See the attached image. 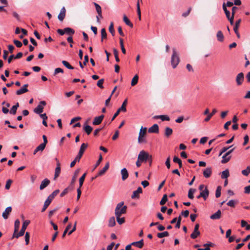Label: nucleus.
I'll return each mask as SVG.
<instances>
[{
	"label": "nucleus",
	"instance_id": "obj_1",
	"mask_svg": "<svg viewBox=\"0 0 250 250\" xmlns=\"http://www.w3.org/2000/svg\"><path fill=\"white\" fill-rule=\"evenodd\" d=\"M124 202H121L117 205L115 209L116 217L121 216L122 214L126 213L127 206H124Z\"/></svg>",
	"mask_w": 250,
	"mask_h": 250
},
{
	"label": "nucleus",
	"instance_id": "obj_2",
	"mask_svg": "<svg viewBox=\"0 0 250 250\" xmlns=\"http://www.w3.org/2000/svg\"><path fill=\"white\" fill-rule=\"evenodd\" d=\"M180 62L179 53L175 48H172V54L171 57V63L173 68H175Z\"/></svg>",
	"mask_w": 250,
	"mask_h": 250
},
{
	"label": "nucleus",
	"instance_id": "obj_3",
	"mask_svg": "<svg viewBox=\"0 0 250 250\" xmlns=\"http://www.w3.org/2000/svg\"><path fill=\"white\" fill-rule=\"evenodd\" d=\"M147 132V128L143 127L142 126L140 129V131L139 133V136L138 138V142L139 144H142L143 143H146V141L145 139V136Z\"/></svg>",
	"mask_w": 250,
	"mask_h": 250
},
{
	"label": "nucleus",
	"instance_id": "obj_4",
	"mask_svg": "<svg viewBox=\"0 0 250 250\" xmlns=\"http://www.w3.org/2000/svg\"><path fill=\"white\" fill-rule=\"evenodd\" d=\"M152 157V155H150L148 153L146 152L145 150H141L138 156L139 160L142 161L143 162H146L147 160H149V158Z\"/></svg>",
	"mask_w": 250,
	"mask_h": 250
},
{
	"label": "nucleus",
	"instance_id": "obj_5",
	"mask_svg": "<svg viewBox=\"0 0 250 250\" xmlns=\"http://www.w3.org/2000/svg\"><path fill=\"white\" fill-rule=\"evenodd\" d=\"M234 149L235 148H233L229 150L222 156V160L221 161L222 164H226L230 160L231 156L229 155L233 151Z\"/></svg>",
	"mask_w": 250,
	"mask_h": 250
},
{
	"label": "nucleus",
	"instance_id": "obj_6",
	"mask_svg": "<svg viewBox=\"0 0 250 250\" xmlns=\"http://www.w3.org/2000/svg\"><path fill=\"white\" fill-rule=\"evenodd\" d=\"M46 104V103L45 101H41L40 104L34 109V112L37 114H41L43 112V106H45Z\"/></svg>",
	"mask_w": 250,
	"mask_h": 250
},
{
	"label": "nucleus",
	"instance_id": "obj_7",
	"mask_svg": "<svg viewBox=\"0 0 250 250\" xmlns=\"http://www.w3.org/2000/svg\"><path fill=\"white\" fill-rule=\"evenodd\" d=\"M223 9L225 12V13L226 15V17L228 20L229 21V22L231 25L233 24V16H231V17H230V12L229 10H228L226 4L225 3L223 4Z\"/></svg>",
	"mask_w": 250,
	"mask_h": 250
},
{
	"label": "nucleus",
	"instance_id": "obj_8",
	"mask_svg": "<svg viewBox=\"0 0 250 250\" xmlns=\"http://www.w3.org/2000/svg\"><path fill=\"white\" fill-rule=\"evenodd\" d=\"M30 221L28 220H25L22 224L21 229V230L20 231V235H23L27 227L28 226V225L30 224Z\"/></svg>",
	"mask_w": 250,
	"mask_h": 250
},
{
	"label": "nucleus",
	"instance_id": "obj_9",
	"mask_svg": "<svg viewBox=\"0 0 250 250\" xmlns=\"http://www.w3.org/2000/svg\"><path fill=\"white\" fill-rule=\"evenodd\" d=\"M244 79V74L242 72L239 73L236 76V82L238 85L242 84Z\"/></svg>",
	"mask_w": 250,
	"mask_h": 250
},
{
	"label": "nucleus",
	"instance_id": "obj_10",
	"mask_svg": "<svg viewBox=\"0 0 250 250\" xmlns=\"http://www.w3.org/2000/svg\"><path fill=\"white\" fill-rule=\"evenodd\" d=\"M28 86V84H24L21 89L17 90L16 94L18 95H21L23 93H25L28 92V89H27Z\"/></svg>",
	"mask_w": 250,
	"mask_h": 250
},
{
	"label": "nucleus",
	"instance_id": "obj_11",
	"mask_svg": "<svg viewBox=\"0 0 250 250\" xmlns=\"http://www.w3.org/2000/svg\"><path fill=\"white\" fill-rule=\"evenodd\" d=\"M104 115H101L98 117H96L94 118L92 124L93 125H100L104 118Z\"/></svg>",
	"mask_w": 250,
	"mask_h": 250
},
{
	"label": "nucleus",
	"instance_id": "obj_12",
	"mask_svg": "<svg viewBox=\"0 0 250 250\" xmlns=\"http://www.w3.org/2000/svg\"><path fill=\"white\" fill-rule=\"evenodd\" d=\"M142 192V188L141 187H138L136 190L133 192V194L131 195V198H138L139 197V194Z\"/></svg>",
	"mask_w": 250,
	"mask_h": 250
},
{
	"label": "nucleus",
	"instance_id": "obj_13",
	"mask_svg": "<svg viewBox=\"0 0 250 250\" xmlns=\"http://www.w3.org/2000/svg\"><path fill=\"white\" fill-rule=\"evenodd\" d=\"M148 131L149 133H158L159 132V126L157 124H154L151 127L149 128Z\"/></svg>",
	"mask_w": 250,
	"mask_h": 250
},
{
	"label": "nucleus",
	"instance_id": "obj_14",
	"mask_svg": "<svg viewBox=\"0 0 250 250\" xmlns=\"http://www.w3.org/2000/svg\"><path fill=\"white\" fill-rule=\"evenodd\" d=\"M212 173V169L210 167H208L205 169L203 171V175L206 178H209Z\"/></svg>",
	"mask_w": 250,
	"mask_h": 250
},
{
	"label": "nucleus",
	"instance_id": "obj_15",
	"mask_svg": "<svg viewBox=\"0 0 250 250\" xmlns=\"http://www.w3.org/2000/svg\"><path fill=\"white\" fill-rule=\"evenodd\" d=\"M121 174L123 181L125 180L128 177V172L125 168L121 169Z\"/></svg>",
	"mask_w": 250,
	"mask_h": 250
},
{
	"label": "nucleus",
	"instance_id": "obj_16",
	"mask_svg": "<svg viewBox=\"0 0 250 250\" xmlns=\"http://www.w3.org/2000/svg\"><path fill=\"white\" fill-rule=\"evenodd\" d=\"M12 211V208L8 207L6 208L4 211L2 213V217L4 219H7L8 218L9 215Z\"/></svg>",
	"mask_w": 250,
	"mask_h": 250
},
{
	"label": "nucleus",
	"instance_id": "obj_17",
	"mask_svg": "<svg viewBox=\"0 0 250 250\" xmlns=\"http://www.w3.org/2000/svg\"><path fill=\"white\" fill-rule=\"evenodd\" d=\"M61 173V164L60 162H58L57 167L55 170L54 179L57 178Z\"/></svg>",
	"mask_w": 250,
	"mask_h": 250
},
{
	"label": "nucleus",
	"instance_id": "obj_18",
	"mask_svg": "<svg viewBox=\"0 0 250 250\" xmlns=\"http://www.w3.org/2000/svg\"><path fill=\"white\" fill-rule=\"evenodd\" d=\"M50 181L48 179H44L41 183V184L40 186V189L42 190L44 188H45L49 184H50Z\"/></svg>",
	"mask_w": 250,
	"mask_h": 250
},
{
	"label": "nucleus",
	"instance_id": "obj_19",
	"mask_svg": "<svg viewBox=\"0 0 250 250\" xmlns=\"http://www.w3.org/2000/svg\"><path fill=\"white\" fill-rule=\"evenodd\" d=\"M154 119H161L163 121H169L170 120V118L168 116L165 115H156L153 117Z\"/></svg>",
	"mask_w": 250,
	"mask_h": 250
},
{
	"label": "nucleus",
	"instance_id": "obj_20",
	"mask_svg": "<svg viewBox=\"0 0 250 250\" xmlns=\"http://www.w3.org/2000/svg\"><path fill=\"white\" fill-rule=\"evenodd\" d=\"M201 196L204 199V200H206L207 198L209 195V191L207 188V187H205L204 190L201 191Z\"/></svg>",
	"mask_w": 250,
	"mask_h": 250
},
{
	"label": "nucleus",
	"instance_id": "obj_21",
	"mask_svg": "<svg viewBox=\"0 0 250 250\" xmlns=\"http://www.w3.org/2000/svg\"><path fill=\"white\" fill-rule=\"evenodd\" d=\"M109 167V163L107 162L104 167L103 168V169L99 171V172L98 174V176H102L103 175L105 172L108 169Z\"/></svg>",
	"mask_w": 250,
	"mask_h": 250
},
{
	"label": "nucleus",
	"instance_id": "obj_22",
	"mask_svg": "<svg viewBox=\"0 0 250 250\" xmlns=\"http://www.w3.org/2000/svg\"><path fill=\"white\" fill-rule=\"evenodd\" d=\"M221 217V211L220 210H218L215 213L213 214L210 216V219L212 220L219 219Z\"/></svg>",
	"mask_w": 250,
	"mask_h": 250
},
{
	"label": "nucleus",
	"instance_id": "obj_23",
	"mask_svg": "<svg viewBox=\"0 0 250 250\" xmlns=\"http://www.w3.org/2000/svg\"><path fill=\"white\" fill-rule=\"evenodd\" d=\"M80 168H78L77 169H76L74 173V175L73 176V177H72V179L71 180V185H74L75 181H76V180L78 176V175L80 173Z\"/></svg>",
	"mask_w": 250,
	"mask_h": 250
},
{
	"label": "nucleus",
	"instance_id": "obj_24",
	"mask_svg": "<svg viewBox=\"0 0 250 250\" xmlns=\"http://www.w3.org/2000/svg\"><path fill=\"white\" fill-rule=\"evenodd\" d=\"M86 124L84 125L83 129L87 135H89L92 132L93 128L91 126L86 125Z\"/></svg>",
	"mask_w": 250,
	"mask_h": 250
},
{
	"label": "nucleus",
	"instance_id": "obj_25",
	"mask_svg": "<svg viewBox=\"0 0 250 250\" xmlns=\"http://www.w3.org/2000/svg\"><path fill=\"white\" fill-rule=\"evenodd\" d=\"M59 192L60 190L59 189L55 190L50 195H49L47 199L52 202L53 199L59 193Z\"/></svg>",
	"mask_w": 250,
	"mask_h": 250
},
{
	"label": "nucleus",
	"instance_id": "obj_26",
	"mask_svg": "<svg viewBox=\"0 0 250 250\" xmlns=\"http://www.w3.org/2000/svg\"><path fill=\"white\" fill-rule=\"evenodd\" d=\"M131 244L139 248H142L144 246V241L143 239H141L139 241L132 242Z\"/></svg>",
	"mask_w": 250,
	"mask_h": 250
},
{
	"label": "nucleus",
	"instance_id": "obj_27",
	"mask_svg": "<svg viewBox=\"0 0 250 250\" xmlns=\"http://www.w3.org/2000/svg\"><path fill=\"white\" fill-rule=\"evenodd\" d=\"M216 37L218 41L223 42L224 40V35L221 31H218L216 34Z\"/></svg>",
	"mask_w": 250,
	"mask_h": 250
},
{
	"label": "nucleus",
	"instance_id": "obj_28",
	"mask_svg": "<svg viewBox=\"0 0 250 250\" xmlns=\"http://www.w3.org/2000/svg\"><path fill=\"white\" fill-rule=\"evenodd\" d=\"M173 132L172 129L169 127H166L165 129V136L167 137H169L171 135H172Z\"/></svg>",
	"mask_w": 250,
	"mask_h": 250
},
{
	"label": "nucleus",
	"instance_id": "obj_29",
	"mask_svg": "<svg viewBox=\"0 0 250 250\" xmlns=\"http://www.w3.org/2000/svg\"><path fill=\"white\" fill-rule=\"evenodd\" d=\"M127 104V99H126L123 102V104H122L121 107L120 108H119L118 109V110L119 111H120L121 112V111H123V112H126V106Z\"/></svg>",
	"mask_w": 250,
	"mask_h": 250
},
{
	"label": "nucleus",
	"instance_id": "obj_30",
	"mask_svg": "<svg viewBox=\"0 0 250 250\" xmlns=\"http://www.w3.org/2000/svg\"><path fill=\"white\" fill-rule=\"evenodd\" d=\"M217 112L216 109H213L211 113H208L207 117L205 119V122H208L210 118Z\"/></svg>",
	"mask_w": 250,
	"mask_h": 250
},
{
	"label": "nucleus",
	"instance_id": "obj_31",
	"mask_svg": "<svg viewBox=\"0 0 250 250\" xmlns=\"http://www.w3.org/2000/svg\"><path fill=\"white\" fill-rule=\"evenodd\" d=\"M94 4L95 6L96 10V11H97L98 15L99 16V17L102 18V9H101V6L98 4H97V3H95V2H94Z\"/></svg>",
	"mask_w": 250,
	"mask_h": 250
},
{
	"label": "nucleus",
	"instance_id": "obj_32",
	"mask_svg": "<svg viewBox=\"0 0 250 250\" xmlns=\"http://www.w3.org/2000/svg\"><path fill=\"white\" fill-rule=\"evenodd\" d=\"M65 33L70 36L73 35L75 33V30L71 28L66 27L64 28Z\"/></svg>",
	"mask_w": 250,
	"mask_h": 250
},
{
	"label": "nucleus",
	"instance_id": "obj_33",
	"mask_svg": "<svg viewBox=\"0 0 250 250\" xmlns=\"http://www.w3.org/2000/svg\"><path fill=\"white\" fill-rule=\"evenodd\" d=\"M123 21L125 23L126 25L129 26V27L132 28L133 26V24L131 22V21H129V20L127 18V17L124 15L123 17Z\"/></svg>",
	"mask_w": 250,
	"mask_h": 250
},
{
	"label": "nucleus",
	"instance_id": "obj_34",
	"mask_svg": "<svg viewBox=\"0 0 250 250\" xmlns=\"http://www.w3.org/2000/svg\"><path fill=\"white\" fill-rule=\"evenodd\" d=\"M88 146V144L85 143H83L82 144L79 153L83 155L85 150Z\"/></svg>",
	"mask_w": 250,
	"mask_h": 250
},
{
	"label": "nucleus",
	"instance_id": "obj_35",
	"mask_svg": "<svg viewBox=\"0 0 250 250\" xmlns=\"http://www.w3.org/2000/svg\"><path fill=\"white\" fill-rule=\"evenodd\" d=\"M229 176V173L228 169H226L222 172L221 178L222 179H227Z\"/></svg>",
	"mask_w": 250,
	"mask_h": 250
},
{
	"label": "nucleus",
	"instance_id": "obj_36",
	"mask_svg": "<svg viewBox=\"0 0 250 250\" xmlns=\"http://www.w3.org/2000/svg\"><path fill=\"white\" fill-rule=\"evenodd\" d=\"M86 172L84 173L79 179V188H81L83 184L84 179L86 175Z\"/></svg>",
	"mask_w": 250,
	"mask_h": 250
},
{
	"label": "nucleus",
	"instance_id": "obj_37",
	"mask_svg": "<svg viewBox=\"0 0 250 250\" xmlns=\"http://www.w3.org/2000/svg\"><path fill=\"white\" fill-rule=\"evenodd\" d=\"M116 224L115 219L114 217H111L108 221V226L110 227H114Z\"/></svg>",
	"mask_w": 250,
	"mask_h": 250
},
{
	"label": "nucleus",
	"instance_id": "obj_38",
	"mask_svg": "<svg viewBox=\"0 0 250 250\" xmlns=\"http://www.w3.org/2000/svg\"><path fill=\"white\" fill-rule=\"evenodd\" d=\"M196 191V189L191 188L188 190V197L190 199H193L194 198L193 194Z\"/></svg>",
	"mask_w": 250,
	"mask_h": 250
},
{
	"label": "nucleus",
	"instance_id": "obj_39",
	"mask_svg": "<svg viewBox=\"0 0 250 250\" xmlns=\"http://www.w3.org/2000/svg\"><path fill=\"white\" fill-rule=\"evenodd\" d=\"M173 162L174 163H178L179 167L180 168L182 167V161L177 156H174L173 158Z\"/></svg>",
	"mask_w": 250,
	"mask_h": 250
},
{
	"label": "nucleus",
	"instance_id": "obj_40",
	"mask_svg": "<svg viewBox=\"0 0 250 250\" xmlns=\"http://www.w3.org/2000/svg\"><path fill=\"white\" fill-rule=\"evenodd\" d=\"M51 203V202L50 201L46 199L44 202L43 207L42 209V212L44 211L46 209L47 207L49 206V205Z\"/></svg>",
	"mask_w": 250,
	"mask_h": 250
},
{
	"label": "nucleus",
	"instance_id": "obj_41",
	"mask_svg": "<svg viewBox=\"0 0 250 250\" xmlns=\"http://www.w3.org/2000/svg\"><path fill=\"white\" fill-rule=\"evenodd\" d=\"M241 227H246V230L250 229V225L248 224L247 222L245 220H241Z\"/></svg>",
	"mask_w": 250,
	"mask_h": 250
},
{
	"label": "nucleus",
	"instance_id": "obj_42",
	"mask_svg": "<svg viewBox=\"0 0 250 250\" xmlns=\"http://www.w3.org/2000/svg\"><path fill=\"white\" fill-rule=\"evenodd\" d=\"M157 237L159 238H162L164 237H167L169 235V233L167 231H164L157 233Z\"/></svg>",
	"mask_w": 250,
	"mask_h": 250
},
{
	"label": "nucleus",
	"instance_id": "obj_43",
	"mask_svg": "<svg viewBox=\"0 0 250 250\" xmlns=\"http://www.w3.org/2000/svg\"><path fill=\"white\" fill-rule=\"evenodd\" d=\"M139 77L137 75H136L134 77L132 78L131 84L132 86L135 85L138 82Z\"/></svg>",
	"mask_w": 250,
	"mask_h": 250
},
{
	"label": "nucleus",
	"instance_id": "obj_44",
	"mask_svg": "<svg viewBox=\"0 0 250 250\" xmlns=\"http://www.w3.org/2000/svg\"><path fill=\"white\" fill-rule=\"evenodd\" d=\"M238 203V201L234 200H231L229 202L227 203V205L234 208L235 206V205Z\"/></svg>",
	"mask_w": 250,
	"mask_h": 250
},
{
	"label": "nucleus",
	"instance_id": "obj_45",
	"mask_svg": "<svg viewBox=\"0 0 250 250\" xmlns=\"http://www.w3.org/2000/svg\"><path fill=\"white\" fill-rule=\"evenodd\" d=\"M200 235L199 231H194L191 234L190 237L192 239H196L198 236Z\"/></svg>",
	"mask_w": 250,
	"mask_h": 250
},
{
	"label": "nucleus",
	"instance_id": "obj_46",
	"mask_svg": "<svg viewBox=\"0 0 250 250\" xmlns=\"http://www.w3.org/2000/svg\"><path fill=\"white\" fill-rule=\"evenodd\" d=\"M120 44L123 53L125 54L126 53V50L124 45L123 39L122 38H120Z\"/></svg>",
	"mask_w": 250,
	"mask_h": 250
},
{
	"label": "nucleus",
	"instance_id": "obj_47",
	"mask_svg": "<svg viewBox=\"0 0 250 250\" xmlns=\"http://www.w3.org/2000/svg\"><path fill=\"white\" fill-rule=\"evenodd\" d=\"M167 201V194H164L161 199L160 204L162 206L164 205Z\"/></svg>",
	"mask_w": 250,
	"mask_h": 250
},
{
	"label": "nucleus",
	"instance_id": "obj_48",
	"mask_svg": "<svg viewBox=\"0 0 250 250\" xmlns=\"http://www.w3.org/2000/svg\"><path fill=\"white\" fill-rule=\"evenodd\" d=\"M62 63L65 66L66 68L69 69H73L74 68L72 66H71L68 62L66 61H62Z\"/></svg>",
	"mask_w": 250,
	"mask_h": 250
},
{
	"label": "nucleus",
	"instance_id": "obj_49",
	"mask_svg": "<svg viewBox=\"0 0 250 250\" xmlns=\"http://www.w3.org/2000/svg\"><path fill=\"white\" fill-rule=\"evenodd\" d=\"M109 31L111 33L112 35L114 36L115 35V30L114 29V24L112 22L110 23L109 27Z\"/></svg>",
	"mask_w": 250,
	"mask_h": 250
},
{
	"label": "nucleus",
	"instance_id": "obj_50",
	"mask_svg": "<svg viewBox=\"0 0 250 250\" xmlns=\"http://www.w3.org/2000/svg\"><path fill=\"white\" fill-rule=\"evenodd\" d=\"M241 19H239V20H238L236 21L235 25H234V28H233L234 31H238V28H239V27L240 26V24L241 23Z\"/></svg>",
	"mask_w": 250,
	"mask_h": 250
},
{
	"label": "nucleus",
	"instance_id": "obj_51",
	"mask_svg": "<svg viewBox=\"0 0 250 250\" xmlns=\"http://www.w3.org/2000/svg\"><path fill=\"white\" fill-rule=\"evenodd\" d=\"M20 225V220L19 219H17L15 221L14 230H15L16 231H18L19 229Z\"/></svg>",
	"mask_w": 250,
	"mask_h": 250
},
{
	"label": "nucleus",
	"instance_id": "obj_52",
	"mask_svg": "<svg viewBox=\"0 0 250 250\" xmlns=\"http://www.w3.org/2000/svg\"><path fill=\"white\" fill-rule=\"evenodd\" d=\"M113 53L115 56L116 61L118 62H119L120 59L118 57V51L116 48L113 49Z\"/></svg>",
	"mask_w": 250,
	"mask_h": 250
},
{
	"label": "nucleus",
	"instance_id": "obj_53",
	"mask_svg": "<svg viewBox=\"0 0 250 250\" xmlns=\"http://www.w3.org/2000/svg\"><path fill=\"white\" fill-rule=\"evenodd\" d=\"M250 173V166L247 167L246 169L242 171V173L245 176H248Z\"/></svg>",
	"mask_w": 250,
	"mask_h": 250
},
{
	"label": "nucleus",
	"instance_id": "obj_54",
	"mask_svg": "<svg viewBox=\"0 0 250 250\" xmlns=\"http://www.w3.org/2000/svg\"><path fill=\"white\" fill-rule=\"evenodd\" d=\"M121 216L116 217L117 221L118 223L120 225H122L125 222V217H120Z\"/></svg>",
	"mask_w": 250,
	"mask_h": 250
},
{
	"label": "nucleus",
	"instance_id": "obj_55",
	"mask_svg": "<svg viewBox=\"0 0 250 250\" xmlns=\"http://www.w3.org/2000/svg\"><path fill=\"white\" fill-rule=\"evenodd\" d=\"M221 187L220 186H218L217 188V189L216 190L215 192V196L216 198H219L221 196Z\"/></svg>",
	"mask_w": 250,
	"mask_h": 250
},
{
	"label": "nucleus",
	"instance_id": "obj_56",
	"mask_svg": "<svg viewBox=\"0 0 250 250\" xmlns=\"http://www.w3.org/2000/svg\"><path fill=\"white\" fill-rule=\"evenodd\" d=\"M136 6H137V14L138 16V19L140 21H141V9H140V4L138 3H137Z\"/></svg>",
	"mask_w": 250,
	"mask_h": 250
},
{
	"label": "nucleus",
	"instance_id": "obj_57",
	"mask_svg": "<svg viewBox=\"0 0 250 250\" xmlns=\"http://www.w3.org/2000/svg\"><path fill=\"white\" fill-rule=\"evenodd\" d=\"M71 224L69 223L67 226L66 227L64 231H63V233L62 235V237L63 238L65 237L66 234L68 232V230L71 228Z\"/></svg>",
	"mask_w": 250,
	"mask_h": 250
},
{
	"label": "nucleus",
	"instance_id": "obj_58",
	"mask_svg": "<svg viewBox=\"0 0 250 250\" xmlns=\"http://www.w3.org/2000/svg\"><path fill=\"white\" fill-rule=\"evenodd\" d=\"M101 36H102V42H103L104 39H105L107 36L105 28H102L101 30Z\"/></svg>",
	"mask_w": 250,
	"mask_h": 250
},
{
	"label": "nucleus",
	"instance_id": "obj_59",
	"mask_svg": "<svg viewBox=\"0 0 250 250\" xmlns=\"http://www.w3.org/2000/svg\"><path fill=\"white\" fill-rule=\"evenodd\" d=\"M45 148V146H44L42 144H41L36 148L37 149V150L39 152L40 151L41 153L43 151V150Z\"/></svg>",
	"mask_w": 250,
	"mask_h": 250
},
{
	"label": "nucleus",
	"instance_id": "obj_60",
	"mask_svg": "<svg viewBox=\"0 0 250 250\" xmlns=\"http://www.w3.org/2000/svg\"><path fill=\"white\" fill-rule=\"evenodd\" d=\"M29 239H30V233L28 232H26L25 233V241L26 245H28L29 244Z\"/></svg>",
	"mask_w": 250,
	"mask_h": 250
},
{
	"label": "nucleus",
	"instance_id": "obj_61",
	"mask_svg": "<svg viewBox=\"0 0 250 250\" xmlns=\"http://www.w3.org/2000/svg\"><path fill=\"white\" fill-rule=\"evenodd\" d=\"M13 181L11 179H9L7 181L6 185H5V189H9L11 187V184L12 183Z\"/></svg>",
	"mask_w": 250,
	"mask_h": 250
},
{
	"label": "nucleus",
	"instance_id": "obj_62",
	"mask_svg": "<svg viewBox=\"0 0 250 250\" xmlns=\"http://www.w3.org/2000/svg\"><path fill=\"white\" fill-rule=\"evenodd\" d=\"M104 82V80L103 79H100L97 82V86L101 88H103L104 86H103V84Z\"/></svg>",
	"mask_w": 250,
	"mask_h": 250
},
{
	"label": "nucleus",
	"instance_id": "obj_63",
	"mask_svg": "<svg viewBox=\"0 0 250 250\" xmlns=\"http://www.w3.org/2000/svg\"><path fill=\"white\" fill-rule=\"evenodd\" d=\"M59 73H63V69L62 68H59V67L56 68L54 70V75L55 76Z\"/></svg>",
	"mask_w": 250,
	"mask_h": 250
},
{
	"label": "nucleus",
	"instance_id": "obj_64",
	"mask_svg": "<svg viewBox=\"0 0 250 250\" xmlns=\"http://www.w3.org/2000/svg\"><path fill=\"white\" fill-rule=\"evenodd\" d=\"M13 42L17 47H21L22 45V43L20 41L17 40H14L13 41Z\"/></svg>",
	"mask_w": 250,
	"mask_h": 250
}]
</instances>
